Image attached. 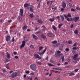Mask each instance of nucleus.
<instances>
[{
  "label": "nucleus",
  "instance_id": "a878e982",
  "mask_svg": "<svg viewBox=\"0 0 80 80\" xmlns=\"http://www.w3.org/2000/svg\"><path fill=\"white\" fill-rule=\"evenodd\" d=\"M27 28V27L26 25L24 26L23 27V30H26Z\"/></svg>",
  "mask_w": 80,
  "mask_h": 80
},
{
  "label": "nucleus",
  "instance_id": "0eeeda50",
  "mask_svg": "<svg viewBox=\"0 0 80 80\" xmlns=\"http://www.w3.org/2000/svg\"><path fill=\"white\" fill-rule=\"evenodd\" d=\"M52 18H51L49 19V21L51 22H53L55 20V17L54 16H52Z\"/></svg>",
  "mask_w": 80,
  "mask_h": 80
},
{
  "label": "nucleus",
  "instance_id": "6e6552de",
  "mask_svg": "<svg viewBox=\"0 0 80 80\" xmlns=\"http://www.w3.org/2000/svg\"><path fill=\"white\" fill-rule=\"evenodd\" d=\"M34 7L33 6H32L31 7H30V9H29V11L30 12H33L34 10Z\"/></svg>",
  "mask_w": 80,
  "mask_h": 80
},
{
  "label": "nucleus",
  "instance_id": "ea45409f",
  "mask_svg": "<svg viewBox=\"0 0 80 80\" xmlns=\"http://www.w3.org/2000/svg\"><path fill=\"white\" fill-rule=\"evenodd\" d=\"M48 64L49 66H52V67L54 66V65H52V64H50V63H48Z\"/></svg>",
  "mask_w": 80,
  "mask_h": 80
},
{
  "label": "nucleus",
  "instance_id": "5701e85b",
  "mask_svg": "<svg viewBox=\"0 0 80 80\" xmlns=\"http://www.w3.org/2000/svg\"><path fill=\"white\" fill-rule=\"evenodd\" d=\"M9 64H10L9 63L7 64L6 66V68H7L8 70H10V68H9V65H8Z\"/></svg>",
  "mask_w": 80,
  "mask_h": 80
},
{
  "label": "nucleus",
  "instance_id": "7c9ffc66",
  "mask_svg": "<svg viewBox=\"0 0 80 80\" xmlns=\"http://www.w3.org/2000/svg\"><path fill=\"white\" fill-rule=\"evenodd\" d=\"M52 43L53 44H56L57 43V41L54 40L53 41H52Z\"/></svg>",
  "mask_w": 80,
  "mask_h": 80
},
{
  "label": "nucleus",
  "instance_id": "603ef678",
  "mask_svg": "<svg viewBox=\"0 0 80 80\" xmlns=\"http://www.w3.org/2000/svg\"><path fill=\"white\" fill-rule=\"evenodd\" d=\"M77 44V42H76L75 43H74V44L73 45V46H76Z\"/></svg>",
  "mask_w": 80,
  "mask_h": 80
},
{
  "label": "nucleus",
  "instance_id": "20e7f679",
  "mask_svg": "<svg viewBox=\"0 0 80 80\" xmlns=\"http://www.w3.org/2000/svg\"><path fill=\"white\" fill-rule=\"evenodd\" d=\"M26 42L25 41H23L22 42V44L20 47V48H22L23 47H24L25 45Z\"/></svg>",
  "mask_w": 80,
  "mask_h": 80
},
{
  "label": "nucleus",
  "instance_id": "1a4fd4ad",
  "mask_svg": "<svg viewBox=\"0 0 80 80\" xmlns=\"http://www.w3.org/2000/svg\"><path fill=\"white\" fill-rule=\"evenodd\" d=\"M20 13L21 15V16L22 17L23 16V10L22 9H20Z\"/></svg>",
  "mask_w": 80,
  "mask_h": 80
},
{
  "label": "nucleus",
  "instance_id": "4468645a",
  "mask_svg": "<svg viewBox=\"0 0 80 80\" xmlns=\"http://www.w3.org/2000/svg\"><path fill=\"white\" fill-rule=\"evenodd\" d=\"M30 6V4H27L25 3L24 4V8H26Z\"/></svg>",
  "mask_w": 80,
  "mask_h": 80
},
{
  "label": "nucleus",
  "instance_id": "412c9836",
  "mask_svg": "<svg viewBox=\"0 0 80 80\" xmlns=\"http://www.w3.org/2000/svg\"><path fill=\"white\" fill-rule=\"evenodd\" d=\"M44 48V47L43 46H40V47H39L38 49L39 51H41L42 50V49Z\"/></svg>",
  "mask_w": 80,
  "mask_h": 80
},
{
  "label": "nucleus",
  "instance_id": "864d4df0",
  "mask_svg": "<svg viewBox=\"0 0 80 80\" xmlns=\"http://www.w3.org/2000/svg\"><path fill=\"white\" fill-rule=\"evenodd\" d=\"M70 74L71 75H74V73H73V72H71V73H70Z\"/></svg>",
  "mask_w": 80,
  "mask_h": 80
},
{
  "label": "nucleus",
  "instance_id": "4be33fe9",
  "mask_svg": "<svg viewBox=\"0 0 80 80\" xmlns=\"http://www.w3.org/2000/svg\"><path fill=\"white\" fill-rule=\"evenodd\" d=\"M37 22H38L40 23H42V21L41 19H38L37 20Z\"/></svg>",
  "mask_w": 80,
  "mask_h": 80
},
{
  "label": "nucleus",
  "instance_id": "37998d69",
  "mask_svg": "<svg viewBox=\"0 0 80 80\" xmlns=\"http://www.w3.org/2000/svg\"><path fill=\"white\" fill-rule=\"evenodd\" d=\"M59 50H60L61 51H62V50L63 49L62 47L61 48V47H60V48H59Z\"/></svg>",
  "mask_w": 80,
  "mask_h": 80
},
{
  "label": "nucleus",
  "instance_id": "4d7b16f0",
  "mask_svg": "<svg viewBox=\"0 0 80 80\" xmlns=\"http://www.w3.org/2000/svg\"><path fill=\"white\" fill-rule=\"evenodd\" d=\"M25 72L27 73V74H28L29 73V71H27Z\"/></svg>",
  "mask_w": 80,
  "mask_h": 80
},
{
  "label": "nucleus",
  "instance_id": "c85d7f7f",
  "mask_svg": "<svg viewBox=\"0 0 80 80\" xmlns=\"http://www.w3.org/2000/svg\"><path fill=\"white\" fill-rule=\"evenodd\" d=\"M52 28L54 30H56L57 29L56 27L54 25H52Z\"/></svg>",
  "mask_w": 80,
  "mask_h": 80
},
{
  "label": "nucleus",
  "instance_id": "dca6fc26",
  "mask_svg": "<svg viewBox=\"0 0 80 80\" xmlns=\"http://www.w3.org/2000/svg\"><path fill=\"white\" fill-rule=\"evenodd\" d=\"M48 36L49 37H52L53 36V34L51 32L48 33Z\"/></svg>",
  "mask_w": 80,
  "mask_h": 80
},
{
  "label": "nucleus",
  "instance_id": "cd10ccee",
  "mask_svg": "<svg viewBox=\"0 0 80 80\" xmlns=\"http://www.w3.org/2000/svg\"><path fill=\"white\" fill-rule=\"evenodd\" d=\"M61 58L62 59V62H63L65 60L64 56H62Z\"/></svg>",
  "mask_w": 80,
  "mask_h": 80
},
{
  "label": "nucleus",
  "instance_id": "0e129e2a",
  "mask_svg": "<svg viewBox=\"0 0 80 80\" xmlns=\"http://www.w3.org/2000/svg\"><path fill=\"white\" fill-rule=\"evenodd\" d=\"M41 32L40 31H38L37 33V34H38V33H40Z\"/></svg>",
  "mask_w": 80,
  "mask_h": 80
},
{
  "label": "nucleus",
  "instance_id": "c756f323",
  "mask_svg": "<svg viewBox=\"0 0 80 80\" xmlns=\"http://www.w3.org/2000/svg\"><path fill=\"white\" fill-rule=\"evenodd\" d=\"M63 26V24L62 23H61L60 24H59L58 25V28H61V27Z\"/></svg>",
  "mask_w": 80,
  "mask_h": 80
},
{
  "label": "nucleus",
  "instance_id": "3c124183",
  "mask_svg": "<svg viewBox=\"0 0 80 80\" xmlns=\"http://www.w3.org/2000/svg\"><path fill=\"white\" fill-rule=\"evenodd\" d=\"M72 53L73 54H74L75 53V52L74 50H72Z\"/></svg>",
  "mask_w": 80,
  "mask_h": 80
},
{
  "label": "nucleus",
  "instance_id": "f8f14e48",
  "mask_svg": "<svg viewBox=\"0 0 80 80\" xmlns=\"http://www.w3.org/2000/svg\"><path fill=\"white\" fill-rule=\"evenodd\" d=\"M61 51H58L57 55L58 57H60L61 55Z\"/></svg>",
  "mask_w": 80,
  "mask_h": 80
},
{
  "label": "nucleus",
  "instance_id": "bf43d9fd",
  "mask_svg": "<svg viewBox=\"0 0 80 80\" xmlns=\"http://www.w3.org/2000/svg\"><path fill=\"white\" fill-rule=\"evenodd\" d=\"M28 78H29L30 80H32V78L30 77H28Z\"/></svg>",
  "mask_w": 80,
  "mask_h": 80
},
{
  "label": "nucleus",
  "instance_id": "ddd939ff",
  "mask_svg": "<svg viewBox=\"0 0 80 80\" xmlns=\"http://www.w3.org/2000/svg\"><path fill=\"white\" fill-rule=\"evenodd\" d=\"M41 37L44 40H45V39H46V36L43 34H41Z\"/></svg>",
  "mask_w": 80,
  "mask_h": 80
},
{
  "label": "nucleus",
  "instance_id": "c03bdc74",
  "mask_svg": "<svg viewBox=\"0 0 80 80\" xmlns=\"http://www.w3.org/2000/svg\"><path fill=\"white\" fill-rule=\"evenodd\" d=\"M57 18V19H58V20L59 21V18H60V17L59 16H57L56 17H55V18Z\"/></svg>",
  "mask_w": 80,
  "mask_h": 80
},
{
  "label": "nucleus",
  "instance_id": "a19ab883",
  "mask_svg": "<svg viewBox=\"0 0 80 80\" xmlns=\"http://www.w3.org/2000/svg\"><path fill=\"white\" fill-rule=\"evenodd\" d=\"M60 44V43H57V44H56L55 46L56 47H58L59 45Z\"/></svg>",
  "mask_w": 80,
  "mask_h": 80
},
{
  "label": "nucleus",
  "instance_id": "72a5a7b5",
  "mask_svg": "<svg viewBox=\"0 0 80 80\" xmlns=\"http://www.w3.org/2000/svg\"><path fill=\"white\" fill-rule=\"evenodd\" d=\"M68 43L69 44H72V41H68Z\"/></svg>",
  "mask_w": 80,
  "mask_h": 80
},
{
  "label": "nucleus",
  "instance_id": "f257e3e1",
  "mask_svg": "<svg viewBox=\"0 0 80 80\" xmlns=\"http://www.w3.org/2000/svg\"><path fill=\"white\" fill-rule=\"evenodd\" d=\"M64 17H65V18H67V20L68 21L70 22L71 21L72 22H73L74 21L75 22H77L78 21L79 19V17H73V18H68L67 16L66 15L64 14Z\"/></svg>",
  "mask_w": 80,
  "mask_h": 80
},
{
  "label": "nucleus",
  "instance_id": "13d9d810",
  "mask_svg": "<svg viewBox=\"0 0 80 80\" xmlns=\"http://www.w3.org/2000/svg\"><path fill=\"white\" fill-rule=\"evenodd\" d=\"M9 62V60H6V61H5V62H6V63H7V62Z\"/></svg>",
  "mask_w": 80,
  "mask_h": 80
},
{
  "label": "nucleus",
  "instance_id": "e2e57ef3",
  "mask_svg": "<svg viewBox=\"0 0 80 80\" xmlns=\"http://www.w3.org/2000/svg\"><path fill=\"white\" fill-rule=\"evenodd\" d=\"M30 47L31 48H33L34 46H33V45H31V46H30Z\"/></svg>",
  "mask_w": 80,
  "mask_h": 80
},
{
  "label": "nucleus",
  "instance_id": "393cba45",
  "mask_svg": "<svg viewBox=\"0 0 80 80\" xmlns=\"http://www.w3.org/2000/svg\"><path fill=\"white\" fill-rule=\"evenodd\" d=\"M67 16L68 17L70 18H71L72 17L71 15L69 13H68Z\"/></svg>",
  "mask_w": 80,
  "mask_h": 80
},
{
  "label": "nucleus",
  "instance_id": "5fc2aeb1",
  "mask_svg": "<svg viewBox=\"0 0 80 80\" xmlns=\"http://www.w3.org/2000/svg\"><path fill=\"white\" fill-rule=\"evenodd\" d=\"M72 49L74 50H76L77 49V48L76 47H74Z\"/></svg>",
  "mask_w": 80,
  "mask_h": 80
},
{
  "label": "nucleus",
  "instance_id": "f704fd0d",
  "mask_svg": "<svg viewBox=\"0 0 80 80\" xmlns=\"http://www.w3.org/2000/svg\"><path fill=\"white\" fill-rule=\"evenodd\" d=\"M43 27V29H42V30L43 31H45V29H46V27L44 25H43L42 26Z\"/></svg>",
  "mask_w": 80,
  "mask_h": 80
},
{
  "label": "nucleus",
  "instance_id": "f03ea898",
  "mask_svg": "<svg viewBox=\"0 0 80 80\" xmlns=\"http://www.w3.org/2000/svg\"><path fill=\"white\" fill-rule=\"evenodd\" d=\"M30 68L32 70L34 71H35L37 70V66L35 64H31Z\"/></svg>",
  "mask_w": 80,
  "mask_h": 80
},
{
  "label": "nucleus",
  "instance_id": "e433bc0d",
  "mask_svg": "<svg viewBox=\"0 0 80 80\" xmlns=\"http://www.w3.org/2000/svg\"><path fill=\"white\" fill-rule=\"evenodd\" d=\"M50 61L52 63H53L54 62V61L53 60H52V59H50Z\"/></svg>",
  "mask_w": 80,
  "mask_h": 80
},
{
  "label": "nucleus",
  "instance_id": "4c0bfd02",
  "mask_svg": "<svg viewBox=\"0 0 80 80\" xmlns=\"http://www.w3.org/2000/svg\"><path fill=\"white\" fill-rule=\"evenodd\" d=\"M71 11L74 12L75 11V10L73 8H72L71 9Z\"/></svg>",
  "mask_w": 80,
  "mask_h": 80
},
{
  "label": "nucleus",
  "instance_id": "de8ad7c7",
  "mask_svg": "<svg viewBox=\"0 0 80 80\" xmlns=\"http://www.w3.org/2000/svg\"><path fill=\"white\" fill-rule=\"evenodd\" d=\"M69 6L70 7H72V4L71 3H69Z\"/></svg>",
  "mask_w": 80,
  "mask_h": 80
},
{
  "label": "nucleus",
  "instance_id": "79ce46f5",
  "mask_svg": "<svg viewBox=\"0 0 80 80\" xmlns=\"http://www.w3.org/2000/svg\"><path fill=\"white\" fill-rule=\"evenodd\" d=\"M69 49H68V48H66V49H65V51L66 52H68L69 51Z\"/></svg>",
  "mask_w": 80,
  "mask_h": 80
},
{
  "label": "nucleus",
  "instance_id": "a18cd8bd",
  "mask_svg": "<svg viewBox=\"0 0 80 80\" xmlns=\"http://www.w3.org/2000/svg\"><path fill=\"white\" fill-rule=\"evenodd\" d=\"M3 73H5L6 72V70L5 69H3Z\"/></svg>",
  "mask_w": 80,
  "mask_h": 80
},
{
  "label": "nucleus",
  "instance_id": "2eb2a0df",
  "mask_svg": "<svg viewBox=\"0 0 80 80\" xmlns=\"http://www.w3.org/2000/svg\"><path fill=\"white\" fill-rule=\"evenodd\" d=\"M22 16H18V21H19V22H21L22 21Z\"/></svg>",
  "mask_w": 80,
  "mask_h": 80
},
{
  "label": "nucleus",
  "instance_id": "9d476101",
  "mask_svg": "<svg viewBox=\"0 0 80 80\" xmlns=\"http://www.w3.org/2000/svg\"><path fill=\"white\" fill-rule=\"evenodd\" d=\"M33 38V39L35 40H37L38 39V38L36 35L34 34H32Z\"/></svg>",
  "mask_w": 80,
  "mask_h": 80
},
{
  "label": "nucleus",
  "instance_id": "680f3d73",
  "mask_svg": "<svg viewBox=\"0 0 80 80\" xmlns=\"http://www.w3.org/2000/svg\"><path fill=\"white\" fill-rule=\"evenodd\" d=\"M35 80H38V78L37 77H36L35 78Z\"/></svg>",
  "mask_w": 80,
  "mask_h": 80
},
{
  "label": "nucleus",
  "instance_id": "338daca9",
  "mask_svg": "<svg viewBox=\"0 0 80 80\" xmlns=\"http://www.w3.org/2000/svg\"><path fill=\"white\" fill-rule=\"evenodd\" d=\"M74 63H77V61H73Z\"/></svg>",
  "mask_w": 80,
  "mask_h": 80
},
{
  "label": "nucleus",
  "instance_id": "052dcab7",
  "mask_svg": "<svg viewBox=\"0 0 80 80\" xmlns=\"http://www.w3.org/2000/svg\"><path fill=\"white\" fill-rule=\"evenodd\" d=\"M38 54L40 55H43V53L42 52H39V53H38Z\"/></svg>",
  "mask_w": 80,
  "mask_h": 80
},
{
  "label": "nucleus",
  "instance_id": "aec40b11",
  "mask_svg": "<svg viewBox=\"0 0 80 80\" xmlns=\"http://www.w3.org/2000/svg\"><path fill=\"white\" fill-rule=\"evenodd\" d=\"M36 62L37 63V64L41 66L42 65V63L41 62H39L38 61H36Z\"/></svg>",
  "mask_w": 80,
  "mask_h": 80
},
{
  "label": "nucleus",
  "instance_id": "09e8293b",
  "mask_svg": "<svg viewBox=\"0 0 80 80\" xmlns=\"http://www.w3.org/2000/svg\"><path fill=\"white\" fill-rule=\"evenodd\" d=\"M68 64V62H65L64 65H67Z\"/></svg>",
  "mask_w": 80,
  "mask_h": 80
},
{
  "label": "nucleus",
  "instance_id": "49530a36",
  "mask_svg": "<svg viewBox=\"0 0 80 80\" xmlns=\"http://www.w3.org/2000/svg\"><path fill=\"white\" fill-rule=\"evenodd\" d=\"M76 9H77V10H80V8L79 7H77L76 8Z\"/></svg>",
  "mask_w": 80,
  "mask_h": 80
},
{
  "label": "nucleus",
  "instance_id": "58836bf2",
  "mask_svg": "<svg viewBox=\"0 0 80 80\" xmlns=\"http://www.w3.org/2000/svg\"><path fill=\"white\" fill-rule=\"evenodd\" d=\"M79 69H75L74 71V72H77L78 71Z\"/></svg>",
  "mask_w": 80,
  "mask_h": 80
},
{
  "label": "nucleus",
  "instance_id": "6e6d98bb",
  "mask_svg": "<svg viewBox=\"0 0 80 80\" xmlns=\"http://www.w3.org/2000/svg\"><path fill=\"white\" fill-rule=\"evenodd\" d=\"M14 58L15 59H17L18 58V56H15Z\"/></svg>",
  "mask_w": 80,
  "mask_h": 80
},
{
  "label": "nucleus",
  "instance_id": "8fccbe9b",
  "mask_svg": "<svg viewBox=\"0 0 80 80\" xmlns=\"http://www.w3.org/2000/svg\"><path fill=\"white\" fill-rule=\"evenodd\" d=\"M61 10L62 11H63L64 10V9L63 8H62Z\"/></svg>",
  "mask_w": 80,
  "mask_h": 80
},
{
  "label": "nucleus",
  "instance_id": "6ab92c4d",
  "mask_svg": "<svg viewBox=\"0 0 80 80\" xmlns=\"http://www.w3.org/2000/svg\"><path fill=\"white\" fill-rule=\"evenodd\" d=\"M61 18L62 21H63L64 20V18L63 15H62L61 16Z\"/></svg>",
  "mask_w": 80,
  "mask_h": 80
},
{
  "label": "nucleus",
  "instance_id": "a211bd4d",
  "mask_svg": "<svg viewBox=\"0 0 80 80\" xmlns=\"http://www.w3.org/2000/svg\"><path fill=\"white\" fill-rule=\"evenodd\" d=\"M78 56V54H75L73 58V59L74 60H76V59L75 58L77 57Z\"/></svg>",
  "mask_w": 80,
  "mask_h": 80
},
{
  "label": "nucleus",
  "instance_id": "b1692460",
  "mask_svg": "<svg viewBox=\"0 0 80 80\" xmlns=\"http://www.w3.org/2000/svg\"><path fill=\"white\" fill-rule=\"evenodd\" d=\"M29 17L31 18H32L33 17V13H31L29 14Z\"/></svg>",
  "mask_w": 80,
  "mask_h": 80
},
{
  "label": "nucleus",
  "instance_id": "c9c22d12",
  "mask_svg": "<svg viewBox=\"0 0 80 80\" xmlns=\"http://www.w3.org/2000/svg\"><path fill=\"white\" fill-rule=\"evenodd\" d=\"M11 41L12 42H15V38L14 37H13L12 40H11Z\"/></svg>",
  "mask_w": 80,
  "mask_h": 80
},
{
  "label": "nucleus",
  "instance_id": "774afa93",
  "mask_svg": "<svg viewBox=\"0 0 80 80\" xmlns=\"http://www.w3.org/2000/svg\"><path fill=\"white\" fill-rule=\"evenodd\" d=\"M30 75H34V74L33 73H30Z\"/></svg>",
  "mask_w": 80,
  "mask_h": 80
},
{
  "label": "nucleus",
  "instance_id": "7ed1b4c3",
  "mask_svg": "<svg viewBox=\"0 0 80 80\" xmlns=\"http://www.w3.org/2000/svg\"><path fill=\"white\" fill-rule=\"evenodd\" d=\"M17 75H18V73H17V72H13L12 73L11 77L12 78H16V77H17Z\"/></svg>",
  "mask_w": 80,
  "mask_h": 80
},
{
  "label": "nucleus",
  "instance_id": "39448f33",
  "mask_svg": "<svg viewBox=\"0 0 80 80\" xmlns=\"http://www.w3.org/2000/svg\"><path fill=\"white\" fill-rule=\"evenodd\" d=\"M34 56L35 57L36 59L38 58L39 59L41 60V58L40 57L39 55L38 54H35L34 55Z\"/></svg>",
  "mask_w": 80,
  "mask_h": 80
},
{
  "label": "nucleus",
  "instance_id": "f3484780",
  "mask_svg": "<svg viewBox=\"0 0 80 80\" xmlns=\"http://www.w3.org/2000/svg\"><path fill=\"white\" fill-rule=\"evenodd\" d=\"M6 54L7 58H8V59H10V54H9L8 52L6 53Z\"/></svg>",
  "mask_w": 80,
  "mask_h": 80
},
{
  "label": "nucleus",
  "instance_id": "9b49d317",
  "mask_svg": "<svg viewBox=\"0 0 80 80\" xmlns=\"http://www.w3.org/2000/svg\"><path fill=\"white\" fill-rule=\"evenodd\" d=\"M10 36H8L6 37V40L7 42H8V41H10Z\"/></svg>",
  "mask_w": 80,
  "mask_h": 80
},
{
  "label": "nucleus",
  "instance_id": "69168bd1",
  "mask_svg": "<svg viewBox=\"0 0 80 80\" xmlns=\"http://www.w3.org/2000/svg\"><path fill=\"white\" fill-rule=\"evenodd\" d=\"M50 1H48V2L47 3V4L48 5H49V4H50Z\"/></svg>",
  "mask_w": 80,
  "mask_h": 80
},
{
  "label": "nucleus",
  "instance_id": "bb28decb",
  "mask_svg": "<svg viewBox=\"0 0 80 80\" xmlns=\"http://www.w3.org/2000/svg\"><path fill=\"white\" fill-rule=\"evenodd\" d=\"M47 49V48L46 47L43 51V52H42L43 53V55L45 53V52H46V50Z\"/></svg>",
  "mask_w": 80,
  "mask_h": 80
},
{
  "label": "nucleus",
  "instance_id": "473e14b6",
  "mask_svg": "<svg viewBox=\"0 0 80 80\" xmlns=\"http://www.w3.org/2000/svg\"><path fill=\"white\" fill-rule=\"evenodd\" d=\"M53 69H54V70H62V69L61 68H53Z\"/></svg>",
  "mask_w": 80,
  "mask_h": 80
},
{
  "label": "nucleus",
  "instance_id": "423d86ee",
  "mask_svg": "<svg viewBox=\"0 0 80 80\" xmlns=\"http://www.w3.org/2000/svg\"><path fill=\"white\" fill-rule=\"evenodd\" d=\"M62 6L63 8H65L66 6V3L65 1H63L62 2Z\"/></svg>",
  "mask_w": 80,
  "mask_h": 80
},
{
  "label": "nucleus",
  "instance_id": "2f4dec72",
  "mask_svg": "<svg viewBox=\"0 0 80 80\" xmlns=\"http://www.w3.org/2000/svg\"><path fill=\"white\" fill-rule=\"evenodd\" d=\"M74 33L75 34H78V30L77 29L74 31Z\"/></svg>",
  "mask_w": 80,
  "mask_h": 80
}]
</instances>
